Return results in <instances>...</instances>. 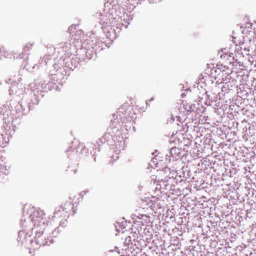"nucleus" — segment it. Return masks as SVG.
<instances>
[{"label": "nucleus", "instance_id": "f3484780", "mask_svg": "<svg viewBox=\"0 0 256 256\" xmlns=\"http://www.w3.org/2000/svg\"><path fill=\"white\" fill-rule=\"evenodd\" d=\"M128 239V238H126L125 242L128 244V243L127 242Z\"/></svg>", "mask_w": 256, "mask_h": 256}, {"label": "nucleus", "instance_id": "9b49d317", "mask_svg": "<svg viewBox=\"0 0 256 256\" xmlns=\"http://www.w3.org/2000/svg\"><path fill=\"white\" fill-rule=\"evenodd\" d=\"M116 146L122 150H124L125 148V141L124 140L118 141V144L116 143Z\"/></svg>", "mask_w": 256, "mask_h": 256}, {"label": "nucleus", "instance_id": "39448f33", "mask_svg": "<svg viewBox=\"0 0 256 256\" xmlns=\"http://www.w3.org/2000/svg\"><path fill=\"white\" fill-rule=\"evenodd\" d=\"M162 202L161 200L155 196L146 198L142 200L141 206L144 208L148 206L153 211H156L162 208Z\"/></svg>", "mask_w": 256, "mask_h": 256}, {"label": "nucleus", "instance_id": "f03ea898", "mask_svg": "<svg viewBox=\"0 0 256 256\" xmlns=\"http://www.w3.org/2000/svg\"><path fill=\"white\" fill-rule=\"evenodd\" d=\"M98 16L100 18V23L102 25V28L105 32L108 34L111 32L112 28L116 27L117 28L122 26L127 27L126 25H124L122 22V18L120 16L114 17L112 14H98Z\"/></svg>", "mask_w": 256, "mask_h": 256}, {"label": "nucleus", "instance_id": "9d476101", "mask_svg": "<svg viewBox=\"0 0 256 256\" xmlns=\"http://www.w3.org/2000/svg\"><path fill=\"white\" fill-rule=\"evenodd\" d=\"M138 218H139V219L142 220H143L144 224H147L150 223V216H148L146 214H140L138 216Z\"/></svg>", "mask_w": 256, "mask_h": 256}, {"label": "nucleus", "instance_id": "a211bd4d", "mask_svg": "<svg viewBox=\"0 0 256 256\" xmlns=\"http://www.w3.org/2000/svg\"><path fill=\"white\" fill-rule=\"evenodd\" d=\"M36 89L40 90V88H39V86H38L37 88H36Z\"/></svg>", "mask_w": 256, "mask_h": 256}, {"label": "nucleus", "instance_id": "7ed1b4c3", "mask_svg": "<svg viewBox=\"0 0 256 256\" xmlns=\"http://www.w3.org/2000/svg\"><path fill=\"white\" fill-rule=\"evenodd\" d=\"M76 28V26H72L68 28V30L71 36V40H70V43H64V44H62L61 45H62V48L64 51L68 54H69V51L71 50L72 44H74V46L76 48H83L84 47V44L82 42V40H84V38L86 36L82 32V30H78L76 32V34H73V30Z\"/></svg>", "mask_w": 256, "mask_h": 256}, {"label": "nucleus", "instance_id": "f8f14e48", "mask_svg": "<svg viewBox=\"0 0 256 256\" xmlns=\"http://www.w3.org/2000/svg\"><path fill=\"white\" fill-rule=\"evenodd\" d=\"M6 53L4 48L0 46V60L6 57Z\"/></svg>", "mask_w": 256, "mask_h": 256}, {"label": "nucleus", "instance_id": "6ab92c4d", "mask_svg": "<svg viewBox=\"0 0 256 256\" xmlns=\"http://www.w3.org/2000/svg\"><path fill=\"white\" fill-rule=\"evenodd\" d=\"M154 100V98H152V99L150 100Z\"/></svg>", "mask_w": 256, "mask_h": 256}, {"label": "nucleus", "instance_id": "4468645a", "mask_svg": "<svg viewBox=\"0 0 256 256\" xmlns=\"http://www.w3.org/2000/svg\"><path fill=\"white\" fill-rule=\"evenodd\" d=\"M94 54H95V53H94H94L92 54V56H90V52H89L88 50V51L86 52V56H87V57H88V58H92L94 56Z\"/></svg>", "mask_w": 256, "mask_h": 256}, {"label": "nucleus", "instance_id": "ddd939ff", "mask_svg": "<svg viewBox=\"0 0 256 256\" xmlns=\"http://www.w3.org/2000/svg\"><path fill=\"white\" fill-rule=\"evenodd\" d=\"M32 44H28L24 48V51H28L32 47Z\"/></svg>", "mask_w": 256, "mask_h": 256}, {"label": "nucleus", "instance_id": "0eeeda50", "mask_svg": "<svg viewBox=\"0 0 256 256\" xmlns=\"http://www.w3.org/2000/svg\"><path fill=\"white\" fill-rule=\"evenodd\" d=\"M35 242L40 246L49 245L52 243L51 240L48 241V238L46 239V238L43 234H40L36 236L35 238Z\"/></svg>", "mask_w": 256, "mask_h": 256}, {"label": "nucleus", "instance_id": "1a4fd4ad", "mask_svg": "<svg viewBox=\"0 0 256 256\" xmlns=\"http://www.w3.org/2000/svg\"><path fill=\"white\" fill-rule=\"evenodd\" d=\"M51 59V56L46 55L39 60V63L41 66L46 65L49 60Z\"/></svg>", "mask_w": 256, "mask_h": 256}, {"label": "nucleus", "instance_id": "dca6fc26", "mask_svg": "<svg viewBox=\"0 0 256 256\" xmlns=\"http://www.w3.org/2000/svg\"><path fill=\"white\" fill-rule=\"evenodd\" d=\"M150 0V2H156V3L160 1V0Z\"/></svg>", "mask_w": 256, "mask_h": 256}, {"label": "nucleus", "instance_id": "20e7f679", "mask_svg": "<svg viewBox=\"0 0 256 256\" xmlns=\"http://www.w3.org/2000/svg\"><path fill=\"white\" fill-rule=\"evenodd\" d=\"M122 108H120L116 114H113V120H112L110 127L112 128H116L117 126L120 124V122L124 127H125L126 130L130 127V126L127 125L126 120H128L125 116L126 114H123Z\"/></svg>", "mask_w": 256, "mask_h": 256}, {"label": "nucleus", "instance_id": "2eb2a0df", "mask_svg": "<svg viewBox=\"0 0 256 256\" xmlns=\"http://www.w3.org/2000/svg\"><path fill=\"white\" fill-rule=\"evenodd\" d=\"M110 135L108 134H106L103 137H102V138L103 139H104L105 138H109V136Z\"/></svg>", "mask_w": 256, "mask_h": 256}, {"label": "nucleus", "instance_id": "423d86ee", "mask_svg": "<svg viewBox=\"0 0 256 256\" xmlns=\"http://www.w3.org/2000/svg\"><path fill=\"white\" fill-rule=\"evenodd\" d=\"M64 64V59L62 57L60 60L56 62L53 64V70H50V74L52 76H58L59 78L62 74V72H64L62 68Z\"/></svg>", "mask_w": 256, "mask_h": 256}, {"label": "nucleus", "instance_id": "6e6552de", "mask_svg": "<svg viewBox=\"0 0 256 256\" xmlns=\"http://www.w3.org/2000/svg\"><path fill=\"white\" fill-rule=\"evenodd\" d=\"M180 154V150L176 147H174L170 150L169 154H167L166 156H170L174 159H178Z\"/></svg>", "mask_w": 256, "mask_h": 256}, {"label": "nucleus", "instance_id": "f257e3e1", "mask_svg": "<svg viewBox=\"0 0 256 256\" xmlns=\"http://www.w3.org/2000/svg\"><path fill=\"white\" fill-rule=\"evenodd\" d=\"M24 217L28 216L34 226H46L49 222V218H46L44 210L29 204H26L22 208Z\"/></svg>", "mask_w": 256, "mask_h": 256}]
</instances>
